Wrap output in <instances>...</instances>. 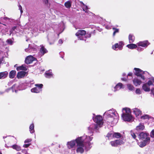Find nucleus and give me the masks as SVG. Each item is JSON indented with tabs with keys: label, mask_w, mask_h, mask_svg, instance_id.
I'll return each mask as SVG.
<instances>
[{
	"label": "nucleus",
	"mask_w": 154,
	"mask_h": 154,
	"mask_svg": "<svg viewBox=\"0 0 154 154\" xmlns=\"http://www.w3.org/2000/svg\"><path fill=\"white\" fill-rule=\"evenodd\" d=\"M131 135L133 139H135L137 141H138V140L136 139L137 136L134 132L132 131L131 132Z\"/></svg>",
	"instance_id": "obj_33"
},
{
	"label": "nucleus",
	"mask_w": 154,
	"mask_h": 154,
	"mask_svg": "<svg viewBox=\"0 0 154 154\" xmlns=\"http://www.w3.org/2000/svg\"><path fill=\"white\" fill-rule=\"evenodd\" d=\"M30 144H31L30 143L24 144L23 145V146L24 147L26 148L28 147L30 145Z\"/></svg>",
	"instance_id": "obj_46"
},
{
	"label": "nucleus",
	"mask_w": 154,
	"mask_h": 154,
	"mask_svg": "<svg viewBox=\"0 0 154 154\" xmlns=\"http://www.w3.org/2000/svg\"><path fill=\"white\" fill-rule=\"evenodd\" d=\"M134 84L136 86H137L138 85H140L142 83V81L137 79H134L133 80Z\"/></svg>",
	"instance_id": "obj_19"
},
{
	"label": "nucleus",
	"mask_w": 154,
	"mask_h": 154,
	"mask_svg": "<svg viewBox=\"0 0 154 154\" xmlns=\"http://www.w3.org/2000/svg\"><path fill=\"white\" fill-rule=\"evenodd\" d=\"M151 118V117L149 116L148 115H144L141 116L140 117V118L143 119H149L150 118Z\"/></svg>",
	"instance_id": "obj_29"
},
{
	"label": "nucleus",
	"mask_w": 154,
	"mask_h": 154,
	"mask_svg": "<svg viewBox=\"0 0 154 154\" xmlns=\"http://www.w3.org/2000/svg\"><path fill=\"white\" fill-rule=\"evenodd\" d=\"M93 138V137H92L90 136L86 137L85 139V141L86 142H85V149L87 150H88L91 148V144L90 141L92 140Z\"/></svg>",
	"instance_id": "obj_5"
},
{
	"label": "nucleus",
	"mask_w": 154,
	"mask_h": 154,
	"mask_svg": "<svg viewBox=\"0 0 154 154\" xmlns=\"http://www.w3.org/2000/svg\"><path fill=\"white\" fill-rule=\"evenodd\" d=\"M97 125H95V127H94V128L95 129H97Z\"/></svg>",
	"instance_id": "obj_56"
},
{
	"label": "nucleus",
	"mask_w": 154,
	"mask_h": 154,
	"mask_svg": "<svg viewBox=\"0 0 154 154\" xmlns=\"http://www.w3.org/2000/svg\"><path fill=\"white\" fill-rule=\"evenodd\" d=\"M32 141V139H27L25 140L24 141L25 143H29Z\"/></svg>",
	"instance_id": "obj_42"
},
{
	"label": "nucleus",
	"mask_w": 154,
	"mask_h": 154,
	"mask_svg": "<svg viewBox=\"0 0 154 154\" xmlns=\"http://www.w3.org/2000/svg\"><path fill=\"white\" fill-rule=\"evenodd\" d=\"M127 47L128 48H136L137 46L134 44H132L127 45Z\"/></svg>",
	"instance_id": "obj_28"
},
{
	"label": "nucleus",
	"mask_w": 154,
	"mask_h": 154,
	"mask_svg": "<svg viewBox=\"0 0 154 154\" xmlns=\"http://www.w3.org/2000/svg\"><path fill=\"white\" fill-rule=\"evenodd\" d=\"M138 136L140 140L143 141L140 143V147H143L150 143V138L149 133L141 132L139 134Z\"/></svg>",
	"instance_id": "obj_1"
},
{
	"label": "nucleus",
	"mask_w": 154,
	"mask_h": 154,
	"mask_svg": "<svg viewBox=\"0 0 154 154\" xmlns=\"http://www.w3.org/2000/svg\"><path fill=\"white\" fill-rule=\"evenodd\" d=\"M83 11H85V12H87V11H85V9L83 8Z\"/></svg>",
	"instance_id": "obj_60"
},
{
	"label": "nucleus",
	"mask_w": 154,
	"mask_h": 154,
	"mask_svg": "<svg viewBox=\"0 0 154 154\" xmlns=\"http://www.w3.org/2000/svg\"><path fill=\"white\" fill-rule=\"evenodd\" d=\"M17 71L19 70H23L24 71H26L27 70V68L26 67H24L23 65L19 66L17 67L16 68Z\"/></svg>",
	"instance_id": "obj_24"
},
{
	"label": "nucleus",
	"mask_w": 154,
	"mask_h": 154,
	"mask_svg": "<svg viewBox=\"0 0 154 154\" xmlns=\"http://www.w3.org/2000/svg\"><path fill=\"white\" fill-rule=\"evenodd\" d=\"M75 145V140H72L68 142L67 143V147L70 149L73 148Z\"/></svg>",
	"instance_id": "obj_9"
},
{
	"label": "nucleus",
	"mask_w": 154,
	"mask_h": 154,
	"mask_svg": "<svg viewBox=\"0 0 154 154\" xmlns=\"http://www.w3.org/2000/svg\"><path fill=\"white\" fill-rule=\"evenodd\" d=\"M2 60L0 59V64H1L2 63Z\"/></svg>",
	"instance_id": "obj_61"
},
{
	"label": "nucleus",
	"mask_w": 154,
	"mask_h": 154,
	"mask_svg": "<svg viewBox=\"0 0 154 154\" xmlns=\"http://www.w3.org/2000/svg\"><path fill=\"white\" fill-rule=\"evenodd\" d=\"M37 60L36 58L32 56H29L27 57L25 60V63L27 64H29L32 63L35 60Z\"/></svg>",
	"instance_id": "obj_8"
},
{
	"label": "nucleus",
	"mask_w": 154,
	"mask_h": 154,
	"mask_svg": "<svg viewBox=\"0 0 154 154\" xmlns=\"http://www.w3.org/2000/svg\"><path fill=\"white\" fill-rule=\"evenodd\" d=\"M142 88L145 91L148 92L150 91L149 87L147 85V83L144 84L142 86Z\"/></svg>",
	"instance_id": "obj_21"
},
{
	"label": "nucleus",
	"mask_w": 154,
	"mask_h": 154,
	"mask_svg": "<svg viewBox=\"0 0 154 154\" xmlns=\"http://www.w3.org/2000/svg\"><path fill=\"white\" fill-rule=\"evenodd\" d=\"M91 37V34H89L88 35L86 36H85V38H87V37L90 38Z\"/></svg>",
	"instance_id": "obj_54"
},
{
	"label": "nucleus",
	"mask_w": 154,
	"mask_h": 154,
	"mask_svg": "<svg viewBox=\"0 0 154 154\" xmlns=\"http://www.w3.org/2000/svg\"><path fill=\"white\" fill-rule=\"evenodd\" d=\"M16 74V71L15 70H12L9 73V77L11 79L14 78Z\"/></svg>",
	"instance_id": "obj_22"
},
{
	"label": "nucleus",
	"mask_w": 154,
	"mask_h": 154,
	"mask_svg": "<svg viewBox=\"0 0 154 154\" xmlns=\"http://www.w3.org/2000/svg\"><path fill=\"white\" fill-rule=\"evenodd\" d=\"M124 45L123 43L122 42H119V48H121L123 47V45Z\"/></svg>",
	"instance_id": "obj_39"
},
{
	"label": "nucleus",
	"mask_w": 154,
	"mask_h": 154,
	"mask_svg": "<svg viewBox=\"0 0 154 154\" xmlns=\"http://www.w3.org/2000/svg\"><path fill=\"white\" fill-rule=\"evenodd\" d=\"M137 45L139 46H141L143 47H146L149 43L147 41L140 42L137 43Z\"/></svg>",
	"instance_id": "obj_12"
},
{
	"label": "nucleus",
	"mask_w": 154,
	"mask_h": 154,
	"mask_svg": "<svg viewBox=\"0 0 154 154\" xmlns=\"http://www.w3.org/2000/svg\"><path fill=\"white\" fill-rule=\"evenodd\" d=\"M46 1H45V3L46 4H47L48 3V0H46Z\"/></svg>",
	"instance_id": "obj_57"
},
{
	"label": "nucleus",
	"mask_w": 154,
	"mask_h": 154,
	"mask_svg": "<svg viewBox=\"0 0 154 154\" xmlns=\"http://www.w3.org/2000/svg\"><path fill=\"white\" fill-rule=\"evenodd\" d=\"M119 48V44L118 43L112 46V48Z\"/></svg>",
	"instance_id": "obj_45"
},
{
	"label": "nucleus",
	"mask_w": 154,
	"mask_h": 154,
	"mask_svg": "<svg viewBox=\"0 0 154 154\" xmlns=\"http://www.w3.org/2000/svg\"><path fill=\"white\" fill-rule=\"evenodd\" d=\"M75 143L77 144V146H85L84 144V140L82 139V137H79L75 140Z\"/></svg>",
	"instance_id": "obj_7"
},
{
	"label": "nucleus",
	"mask_w": 154,
	"mask_h": 154,
	"mask_svg": "<svg viewBox=\"0 0 154 154\" xmlns=\"http://www.w3.org/2000/svg\"><path fill=\"white\" fill-rule=\"evenodd\" d=\"M83 8L85 9V10L88 9V8L87 6L84 4H83Z\"/></svg>",
	"instance_id": "obj_51"
},
{
	"label": "nucleus",
	"mask_w": 154,
	"mask_h": 154,
	"mask_svg": "<svg viewBox=\"0 0 154 154\" xmlns=\"http://www.w3.org/2000/svg\"><path fill=\"white\" fill-rule=\"evenodd\" d=\"M41 91V89H38L37 87L31 89V91L34 93H38Z\"/></svg>",
	"instance_id": "obj_23"
},
{
	"label": "nucleus",
	"mask_w": 154,
	"mask_h": 154,
	"mask_svg": "<svg viewBox=\"0 0 154 154\" xmlns=\"http://www.w3.org/2000/svg\"><path fill=\"white\" fill-rule=\"evenodd\" d=\"M6 42L8 44L11 45L13 44V41L11 39H8L7 40Z\"/></svg>",
	"instance_id": "obj_37"
},
{
	"label": "nucleus",
	"mask_w": 154,
	"mask_h": 154,
	"mask_svg": "<svg viewBox=\"0 0 154 154\" xmlns=\"http://www.w3.org/2000/svg\"><path fill=\"white\" fill-rule=\"evenodd\" d=\"M4 18H5V19H9V18H7V17H5Z\"/></svg>",
	"instance_id": "obj_63"
},
{
	"label": "nucleus",
	"mask_w": 154,
	"mask_h": 154,
	"mask_svg": "<svg viewBox=\"0 0 154 154\" xmlns=\"http://www.w3.org/2000/svg\"><path fill=\"white\" fill-rule=\"evenodd\" d=\"M112 29L113 30H115V31H114V32H113V35L114 36L115 35V34L116 33L118 32H119V29L115 28H113Z\"/></svg>",
	"instance_id": "obj_38"
},
{
	"label": "nucleus",
	"mask_w": 154,
	"mask_h": 154,
	"mask_svg": "<svg viewBox=\"0 0 154 154\" xmlns=\"http://www.w3.org/2000/svg\"><path fill=\"white\" fill-rule=\"evenodd\" d=\"M31 49H28V48L25 49V51L28 52Z\"/></svg>",
	"instance_id": "obj_55"
},
{
	"label": "nucleus",
	"mask_w": 154,
	"mask_h": 154,
	"mask_svg": "<svg viewBox=\"0 0 154 154\" xmlns=\"http://www.w3.org/2000/svg\"><path fill=\"white\" fill-rule=\"evenodd\" d=\"M122 80L123 81H126V79H125L124 78H122Z\"/></svg>",
	"instance_id": "obj_58"
},
{
	"label": "nucleus",
	"mask_w": 154,
	"mask_h": 154,
	"mask_svg": "<svg viewBox=\"0 0 154 154\" xmlns=\"http://www.w3.org/2000/svg\"><path fill=\"white\" fill-rule=\"evenodd\" d=\"M16 28V26H14L11 29V30L10 32H11V33L13 31H14Z\"/></svg>",
	"instance_id": "obj_48"
},
{
	"label": "nucleus",
	"mask_w": 154,
	"mask_h": 154,
	"mask_svg": "<svg viewBox=\"0 0 154 154\" xmlns=\"http://www.w3.org/2000/svg\"><path fill=\"white\" fill-rule=\"evenodd\" d=\"M113 133H112L111 132H109L107 134L106 137H108V140H109L110 137H113Z\"/></svg>",
	"instance_id": "obj_35"
},
{
	"label": "nucleus",
	"mask_w": 154,
	"mask_h": 154,
	"mask_svg": "<svg viewBox=\"0 0 154 154\" xmlns=\"http://www.w3.org/2000/svg\"><path fill=\"white\" fill-rule=\"evenodd\" d=\"M64 5L66 8H70L71 6V2L69 1H68L65 3Z\"/></svg>",
	"instance_id": "obj_27"
},
{
	"label": "nucleus",
	"mask_w": 154,
	"mask_h": 154,
	"mask_svg": "<svg viewBox=\"0 0 154 154\" xmlns=\"http://www.w3.org/2000/svg\"><path fill=\"white\" fill-rule=\"evenodd\" d=\"M79 39L80 40H84L82 35H79V36H77Z\"/></svg>",
	"instance_id": "obj_44"
},
{
	"label": "nucleus",
	"mask_w": 154,
	"mask_h": 154,
	"mask_svg": "<svg viewBox=\"0 0 154 154\" xmlns=\"http://www.w3.org/2000/svg\"><path fill=\"white\" fill-rule=\"evenodd\" d=\"M85 146H77V148L76 150V151L77 153H82L84 151V150L83 147Z\"/></svg>",
	"instance_id": "obj_17"
},
{
	"label": "nucleus",
	"mask_w": 154,
	"mask_h": 154,
	"mask_svg": "<svg viewBox=\"0 0 154 154\" xmlns=\"http://www.w3.org/2000/svg\"><path fill=\"white\" fill-rule=\"evenodd\" d=\"M133 112L136 116H139L142 114V112L139 109L137 108H135L133 109Z\"/></svg>",
	"instance_id": "obj_16"
},
{
	"label": "nucleus",
	"mask_w": 154,
	"mask_h": 154,
	"mask_svg": "<svg viewBox=\"0 0 154 154\" xmlns=\"http://www.w3.org/2000/svg\"><path fill=\"white\" fill-rule=\"evenodd\" d=\"M40 52L42 55H43L45 53H47V51L46 49H40Z\"/></svg>",
	"instance_id": "obj_34"
},
{
	"label": "nucleus",
	"mask_w": 154,
	"mask_h": 154,
	"mask_svg": "<svg viewBox=\"0 0 154 154\" xmlns=\"http://www.w3.org/2000/svg\"><path fill=\"white\" fill-rule=\"evenodd\" d=\"M16 154H21V153L20 152H18Z\"/></svg>",
	"instance_id": "obj_62"
},
{
	"label": "nucleus",
	"mask_w": 154,
	"mask_h": 154,
	"mask_svg": "<svg viewBox=\"0 0 154 154\" xmlns=\"http://www.w3.org/2000/svg\"><path fill=\"white\" fill-rule=\"evenodd\" d=\"M34 128V126L33 123L31 124L29 126V129L31 133L32 134L35 132Z\"/></svg>",
	"instance_id": "obj_26"
},
{
	"label": "nucleus",
	"mask_w": 154,
	"mask_h": 154,
	"mask_svg": "<svg viewBox=\"0 0 154 154\" xmlns=\"http://www.w3.org/2000/svg\"><path fill=\"white\" fill-rule=\"evenodd\" d=\"M122 110H125V113H123L122 115V119L125 121L130 122L132 119V116L131 115V111L130 108H123Z\"/></svg>",
	"instance_id": "obj_2"
},
{
	"label": "nucleus",
	"mask_w": 154,
	"mask_h": 154,
	"mask_svg": "<svg viewBox=\"0 0 154 154\" xmlns=\"http://www.w3.org/2000/svg\"><path fill=\"white\" fill-rule=\"evenodd\" d=\"M35 86L38 87V89H40L41 90V89L42 88V87H43V85L42 84H36L35 85Z\"/></svg>",
	"instance_id": "obj_36"
},
{
	"label": "nucleus",
	"mask_w": 154,
	"mask_h": 154,
	"mask_svg": "<svg viewBox=\"0 0 154 154\" xmlns=\"http://www.w3.org/2000/svg\"><path fill=\"white\" fill-rule=\"evenodd\" d=\"M129 39L130 43H132L134 40V37L131 35H130L129 36Z\"/></svg>",
	"instance_id": "obj_32"
},
{
	"label": "nucleus",
	"mask_w": 154,
	"mask_h": 154,
	"mask_svg": "<svg viewBox=\"0 0 154 154\" xmlns=\"http://www.w3.org/2000/svg\"><path fill=\"white\" fill-rule=\"evenodd\" d=\"M125 141L123 137H122L120 139L116 140L114 141H111L110 142V144L112 146L117 147L118 146L124 144Z\"/></svg>",
	"instance_id": "obj_3"
},
{
	"label": "nucleus",
	"mask_w": 154,
	"mask_h": 154,
	"mask_svg": "<svg viewBox=\"0 0 154 154\" xmlns=\"http://www.w3.org/2000/svg\"><path fill=\"white\" fill-rule=\"evenodd\" d=\"M128 89L130 91H133L134 89V88L133 86L131 84H128L127 85Z\"/></svg>",
	"instance_id": "obj_30"
},
{
	"label": "nucleus",
	"mask_w": 154,
	"mask_h": 154,
	"mask_svg": "<svg viewBox=\"0 0 154 154\" xmlns=\"http://www.w3.org/2000/svg\"><path fill=\"white\" fill-rule=\"evenodd\" d=\"M139 77H140L141 78L143 79V80H144L145 79V77L144 75H142V74H141L140 75V76H139Z\"/></svg>",
	"instance_id": "obj_49"
},
{
	"label": "nucleus",
	"mask_w": 154,
	"mask_h": 154,
	"mask_svg": "<svg viewBox=\"0 0 154 154\" xmlns=\"http://www.w3.org/2000/svg\"><path fill=\"white\" fill-rule=\"evenodd\" d=\"M146 83L147 85H148L149 87L150 85H153V83L152 82V81L150 80L148 81Z\"/></svg>",
	"instance_id": "obj_40"
},
{
	"label": "nucleus",
	"mask_w": 154,
	"mask_h": 154,
	"mask_svg": "<svg viewBox=\"0 0 154 154\" xmlns=\"http://www.w3.org/2000/svg\"><path fill=\"white\" fill-rule=\"evenodd\" d=\"M145 128V126L143 124L140 123L137 126L135 130L137 131H143Z\"/></svg>",
	"instance_id": "obj_13"
},
{
	"label": "nucleus",
	"mask_w": 154,
	"mask_h": 154,
	"mask_svg": "<svg viewBox=\"0 0 154 154\" xmlns=\"http://www.w3.org/2000/svg\"><path fill=\"white\" fill-rule=\"evenodd\" d=\"M80 3H81V4H82L83 5V4H84L83 3V2H80Z\"/></svg>",
	"instance_id": "obj_64"
},
{
	"label": "nucleus",
	"mask_w": 154,
	"mask_h": 154,
	"mask_svg": "<svg viewBox=\"0 0 154 154\" xmlns=\"http://www.w3.org/2000/svg\"><path fill=\"white\" fill-rule=\"evenodd\" d=\"M132 75V73H129L128 75V76H131Z\"/></svg>",
	"instance_id": "obj_52"
},
{
	"label": "nucleus",
	"mask_w": 154,
	"mask_h": 154,
	"mask_svg": "<svg viewBox=\"0 0 154 154\" xmlns=\"http://www.w3.org/2000/svg\"><path fill=\"white\" fill-rule=\"evenodd\" d=\"M41 48H44V47L42 45H41L40 46Z\"/></svg>",
	"instance_id": "obj_59"
},
{
	"label": "nucleus",
	"mask_w": 154,
	"mask_h": 154,
	"mask_svg": "<svg viewBox=\"0 0 154 154\" xmlns=\"http://www.w3.org/2000/svg\"><path fill=\"white\" fill-rule=\"evenodd\" d=\"M45 76L47 78H49L52 76V73L51 70L46 71L45 73Z\"/></svg>",
	"instance_id": "obj_20"
},
{
	"label": "nucleus",
	"mask_w": 154,
	"mask_h": 154,
	"mask_svg": "<svg viewBox=\"0 0 154 154\" xmlns=\"http://www.w3.org/2000/svg\"><path fill=\"white\" fill-rule=\"evenodd\" d=\"M59 43L60 44H62L63 43V41L62 39H60L59 41Z\"/></svg>",
	"instance_id": "obj_53"
},
{
	"label": "nucleus",
	"mask_w": 154,
	"mask_h": 154,
	"mask_svg": "<svg viewBox=\"0 0 154 154\" xmlns=\"http://www.w3.org/2000/svg\"><path fill=\"white\" fill-rule=\"evenodd\" d=\"M123 137L121 134L118 132H115L113 133V138H116L117 139L121 138V139Z\"/></svg>",
	"instance_id": "obj_15"
},
{
	"label": "nucleus",
	"mask_w": 154,
	"mask_h": 154,
	"mask_svg": "<svg viewBox=\"0 0 154 154\" xmlns=\"http://www.w3.org/2000/svg\"><path fill=\"white\" fill-rule=\"evenodd\" d=\"M18 7H19V9L20 10L21 13V14H22L23 12V10H22V7L20 5H19Z\"/></svg>",
	"instance_id": "obj_43"
},
{
	"label": "nucleus",
	"mask_w": 154,
	"mask_h": 154,
	"mask_svg": "<svg viewBox=\"0 0 154 154\" xmlns=\"http://www.w3.org/2000/svg\"><path fill=\"white\" fill-rule=\"evenodd\" d=\"M26 73V72L25 71H20L17 73V77L18 79L23 78L25 76Z\"/></svg>",
	"instance_id": "obj_11"
},
{
	"label": "nucleus",
	"mask_w": 154,
	"mask_h": 154,
	"mask_svg": "<svg viewBox=\"0 0 154 154\" xmlns=\"http://www.w3.org/2000/svg\"><path fill=\"white\" fill-rule=\"evenodd\" d=\"M107 122H113V120L116 119L117 121V117L115 112H112V114H108L106 117Z\"/></svg>",
	"instance_id": "obj_4"
},
{
	"label": "nucleus",
	"mask_w": 154,
	"mask_h": 154,
	"mask_svg": "<svg viewBox=\"0 0 154 154\" xmlns=\"http://www.w3.org/2000/svg\"><path fill=\"white\" fill-rule=\"evenodd\" d=\"M134 69L135 71V72L134 73L135 75L137 76H140V75L141 74V72H142V74H143L144 73V72H143L139 68H134Z\"/></svg>",
	"instance_id": "obj_10"
},
{
	"label": "nucleus",
	"mask_w": 154,
	"mask_h": 154,
	"mask_svg": "<svg viewBox=\"0 0 154 154\" xmlns=\"http://www.w3.org/2000/svg\"><path fill=\"white\" fill-rule=\"evenodd\" d=\"M123 84L121 83H118L115 87V88L116 90H119L122 88Z\"/></svg>",
	"instance_id": "obj_25"
},
{
	"label": "nucleus",
	"mask_w": 154,
	"mask_h": 154,
	"mask_svg": "<svg viewBox=\"0 0 154 154\" xmlns=\"http://www.w3.org/2000/svg\"><path fill=\"white\" fill-rule=\"evenodd\" d=\"M94 121L97 123L98 125H102L103 123L102 122L103 119L101 116H97L93 118Z\"/></svg>",
	"instance_id": "obj_6"
},
{
	"label": "nucleus",
	"mask_w": 154,
	"mask_h": 154,
	"mask_svg": "<svg viewBox=\"0 0 154 154\" xmlns=\"http://www.w3.org/2000/svg\"><path fill=\"white\" fill-rule=\"evenodd\" d=\"M151 136L152 137H154V129L152 131Z\"/></svg>",
	"instance_id": "obj_47"
},
{
	"label": "nucleus",
	"mask_w": 154,
	"mask_h": 154,
	"mask_svg": "<svg viewBox=\"0 0 154 154\" xmlns=\"http://www.w3.org/2000/svg\"><path fill=\"white\" fill-rule=\"evenodd\" d=\"M136 93L137 94H140L141 93L140 89L139 88H137L136 90Z\"/></svg>",
	"instance_id": "obj_41"
},
{
	"label": "nucleus",
	"mask_w": 154,
	"mask_h": 154,
	"mask_svg": "<svg viewBox=\"0 0 154 154\" xmlns=\"http://www.w3.org/2000/svg\"><path fill=\"white\" fill-rule=\"evenodd\" d=\"M12 147L13 149H16L17 151H18L21 150L20 147L16 145H13Z\"/></svg>",
	"instance_id": "obj_31"
},
{
	"label": "nucleus",
	"mask_w": 154,
	"mask_h": 154,
	"mask_svg": "<svg viewBox=\"0 0 154 154\" xmlns=\"http://www.w3.org/2000/svg\"><path fill=\"white\" fill-rule=\"evenodd\" d=\"M151 94H152L154 96V88H152L151 90Z\"/></svg>",
	"instance_id": "obj_50"
},
{
	"label": "nucleus",
	"mask_w": 154,
	"mask_h": 154,
	"mask_svg": "<svg viewBox=\"0 0 154 154\" xmlns=\"http://www.w3.org/2000/svg\"><path fill=\"white\" fill-rule=\"evenodd\" d=\"M8 75V73L7 71L0 72V79H4Z\"/></svg>",
	"instance_id": "obj_18"
},
{
	"label": "nucleus",
	"mask_w": 154,
	"mask_h": 154,
	"mask_svg": "<svg viewBox=\"0 0 154 154\" xmlns=\"http://www.w3.org/2000/svg\"><path fill=\"white\" fill-rule=\"evenodd\" d=\"M86 33L85 31L81 29L79 30L78 32L76 33L75 35L76 36H79V35H85Z\"/></svg>",
	"instance_id": "obj_14"
}]
</instances>
